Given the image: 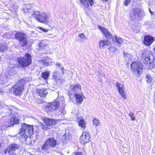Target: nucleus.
<instances>
[{"instance_id": "obj_44", "label": "nucleus", "mask_w": 155, "mask_h": 155, "mask_svg": "<svg viewBox=\"0 0 155 155\" xmlns=\"http://www.w3.org/2000/svg\"><path fill=\"white\" fill-rule=\"evenodd\" d=\"M1 105L0 104V108L1 107Z\"/></svg>"}, {"instance_id": "obj_17", "label": "nucleus", "mask_w": 155, "mask_h": 155, "mask_svg": "<svg viewBox=\"0 0 155 155\" xmlns=\"http://www.w3.org/2000/svg\"><path fill=\"white\" fill-rule=\"evenodd\" d=\"M38 62L44 66H48L51 65L52 61L51 59L47 57L44 59H40L38 61Z\"/></svg>"}, {"instance_id": "obj_21", "label": "nucleus", "mask_w": 155, "mask_h": 155, "mask_svg": "<svg viewBox=\"0 0 155 155\" xmlns=\"http://www.w3.org/2000/svg\"><path fill=\"white\" fill-rule=\"evenodd\" d=\"M111 43L107 40H102L100 41L99 42V48L100 49L104 48V46H109L111 44Z\"/></svg>"}, {"instance_id": "obj_13", "label": "nucleus", "mask_w": 155, "mask_h": 155, "mask_svg": "<svg viewBox=\"0 0 155 155\" xmlns=\"http://www.w3.org/2000/svg\"><path fill=\"white\" fill-rule=\"evenodd\" d=\"M98 28L102 32L105 37L107 39H111L112 37V35L107 29L104 28L101 25L98 26Z\"/></svg>"}, {"instance_id": "obj_7", "label": "nucleus", "mask_w": 155, "mask_h": 155, "mask_svg": "<svg viewBox=\"0 0 155 155\" xmlns=\"http://www.w3.org/2000/svg\"><path fill=\"white\" fill-rule=\"evenodd\" d=\"M31 16L40 22L47 24L48 22V17L45 12L34 11Z\"/></svg>"}, {"instance_id": "obj_40", "label": "nucleus", "mask_w": 155, "mask_h": 155, "mask_svg": "<svg viewBox=\"0 0 155 155\" xmlns=\"http://www.w3.org/2000/svg\"><path fill=\"white\" fill-rule=\"evenodd\" d=\"M56 65H57V66H58V67L60 66V65H61V64H60V63H57V64H56Z\"/></svg>"}, {"instance_id": "obj_35", "label": "nucleus", "mask_w": 155, "mask_h": 155, "mask_svg": "<svg viewBox=\"0 0 155 155\" xmlns=\"http://www.w3.org/2000/svg\"><path fill=\"white\" fill-rule=\"evenodd\" d=\"M78 37L81 38L83 39H85L86 38V37L84 35L83 33L79 34Z\"/></svg>"}, {"instance_id": "obj_27", "label": "nucleus", "mask_w": 155, "mask_h": 155, "mask_svg": "<svg viewBox=\"0 0 155 155\" xmlns=\"http://www.w3.org/2000/svg\"><path fill=\"white\" fill-rule=\"evenodd\" d=\"M11 148L13 150L15 151V150L19 149L20 147L19 145L16 143H13L9 145Z\"/></svg>"}, {"instance_id": "obj_8", "label": "nucleus", "mask_w": 155, "mask_h": 155, "mask_svg": "<svg viewBox=\"0 0 155 155\" xmlns=\"http://www.w3.org/2000/svg\"><path fill=\"white\" fill-rule=\"evenodd\" d=\"M131 68L134 74H137L138 77L142 73L143 64L140 62H134L130 65Z\"/></svg>"}, {"instance_id": "obj_33", "label": "nucleus", "mask_w": 155, "mask_h": 155, "mask_svg": "<svg viewBox=\"0 0 155 155\" xmlns=\"http://www.w3.org/2000/svg\"><path fill=\"white\" fill-rule=\"evenodd\" d=\"M49 146L46 143V141L45 142V143L42 145L41 146V149L44 150H45L46 149L48 148Z\"/></svg>"}, {"instance_id": "obj_12", "label": "nucleus", "mask_w": 155, "mask_h": 155, "mask_svg": "<svg viewBox=\"0 0 155 155\" xmlns=\"http://www.w3.org/2000/svg\"><path fill=\"white\" fill-rule=\"evenodd\" d=\"M38 48L37 50L38 51H42V53L46 54L48 51V45L43 42H40L38 44Z\"/></svg>"}, {"instance_id": "obj_5", "label": "nucleus", "mask_w": 155, "mask_h": 155, "mask_svg": "<svg viewBox=\"0 0 155 155\" xmlns=\"http://www.w3.org/2000/svg\"><path fill=\"white\" fill-rule=\"evenodd\" d=\"M14 38L18 41L21 46L24 47L28 45V41L27 40V36L25 33L18 31L14 34Z\"/></svg>"}, {"instance_id": "obj_39", "label": "nucleus", "mask_w": 155, "mask_h": 155, "mask_svg": "<svg viewBox=\"0 0 155 155\" xmlns=\"http://www.w3.org/2000/svg\"><path fill=\"white\" fill-rule=\"evenodd\" d=\"M3 91L2 90V88H0V94H3Z\"/></svg>"}, {"instance_id": "obj_16", "label": "nucleus", "mask_w": 155, "mask_h": 155, "mask_svg": "<svg viewBox=\"0 0 155 155\" xmlns=\"http://www.w3.org/2000/svg\"><path fill=\"white\" fill-rule=\"evenodd\" d=\"M74 97L76 103L79 104L81 103L84 98V96L82 93L80 94L75 93L74 94Z\"/></svg>"}, {"instance_id": "obj_36", "label": "nucleus", "mask_w": 155, "mask_h": 155, "mask_svg": "<svg viewBox=\"0 0 155 155\" xmlns=\"http://www.w3.org/2000/svg\"><path fill=\"white\" fill-rule=\"evenodd\" d=\"M74 155H85L81 151L75 152L74 153Z\"/></svg>"}, {"instance_id": "obj_4", "label": "nucleus", "mask_w": 155, "mask_h": 155, "mask_svg": "<svg viewBox=\"0 0 155 155\" xmlns=\"http://www.w3.org/2000/svg\"><path fill=\"white\" fill-rule=\"evenodd\" d=\"M144 15V11L140 8L135 7L132 8L129 13L130 19L133 21L141 19Z\"/></svg>"}, {"instance_id": "obj_2", "label": "nucleus", "mask_w": 155, "mask_h": 155, "mask_svg": "<svg viewBox=\"0 0 155 155\" xmlns=\"http://www.w3.org/2000/svg\"><path fill=\"white\" fill-rule=\"evenodd\" d=\"M32 57L28 53H25L23 57L17 58V62L22 68H25L29 66L32 63Z\"/></svg>"}, {"instance_id": "obj_14", "label": "nucleus", "mask_w": 155, "mask_h": 155, "mask_svg": "<svg viewBox=\"0 0 155 155\" xmlns=\"http://www.w3.org/2000/svg\"><path fill=\"white\" fill-rule=\"evenodd\" d=\"M36 94L41 97L45 98L48 94V89L44 87L37 89Z\"/></svg>"}, {"instance_id": "obj_10", "label": "nucleus", "mask_w": 155, "mask_h": 155, "mask_svg": "<svg viewBox=\"0 0 155 155\" xmlns=\"http://www.w3.org/2000/svg\"><path fill=\"white\" fill-rule=\"evenodd\" d=\"M80 143L83 145L91 141L90 135L86 131L83 132L79 138Z\"/></svg>"}, {"instance_id": "obj_45", "label": "nucleus", "mask_w": 155, "mask_h": 155, "mask_svg": "<svg viewBox=\"0 0 155 155\" xmlns=\"http://www.w3.org/2000/svg\"><path fill=\"white\" fill-rule=\"evenodd\" d=\"M141 0H140V1Z\"/></svg>"}, {"instance_id": "obj_3", "label": "nucleus", "mask_w": 155, "mask_h": 155, "mask_svg": "<svg viewBox=\"0 0 155 155\" xmlns=\"http://www.w3.org/2000/svg\"><path fill=\"white\" fill-rule=\"evenodd\" d=\"M24 86L22 79L18 80L12 87L13 95L16 96H21L24 91Z\"/></svg>"}, {"instance_id": "obj_32", "label": "nucleus", "mask_w": 155, "mask_h": 155, "mask_svg": "<svg viewBox=\"0 0 155 155\" xmlns=\"http://www.w3.org/2000/svg\"><path fill=\"white\" fill-rule=\"evenodd\" d=\"M108 50L111 52H115L117 50V49L115 47L113 46H111L108 48Z\"/></svg>"}, {"instance_id": "obj_23", "label": "nucleus", "mask_w": 155, "mask_h": 155, "mask_svg": "<svg viewBox=\"0 0 155 155\" xmlns=\"http://www.w3.org/2000/svg\"><path fill=\"white\" fill-rule=\"evenodd\" d=\"M150 52L148 50H145L143 53V55L145 57V60L148 63H150Z\"/></svg>"}, {"instance_id": "obj_15", "label": "nucleus", "mask_w": 155, "mask_h": 155, "mask_svg": "<svg viewBox=\"0 0 155 155\" xmlns=\"http://www.w3.org/2000/svg\"><path fill=\"white\" fill-rule=\"evenodd\" d=\"M116 86L119 93L124 99H127L126 93L124 91L123 86L118 82H116Z\"/></svg>"}, {"instance_id": "obj_6", "label": "nucleus", "mask_w": 155, "mask_h": 155, "mask_svg": "<svg viewBox=\"0 0 155 155\" xmlns=\"http://www.w3.org/2000/svg\"><path fill=\"white\" fill-rule=\"evenodd\" d=\"M42 120L45 124H41V129L46 131L50 129L49 127L54 126L58 124L59 120L53 119L48 117H44L42 118Z\"/></svg>"}, {"instance_id": "obj_22", "label": "nucleus", "mask_w": 155, "mask_h": 155, "mask_svg": "<svg viewBox=\"0 0 155 155\" xmlns=\"http://www.w3.org/2000/svg\"><path fill=\"white\" fill-rule=\"evenodd\" d=\"M19 123L18 119L15 116H13L10 119L9 122V126H13L15 124H17Z\"/></svg>"}, {"instance_id": "obj_37", "label": "nucleus", "mask_w": 155, "mask_h": 155, "mask_svg": "<svg viewBox=\"0 0 155 155\" xmlns=\"http://www.w3.org/2000/svg\"><path fill=\"white\" fill-rule=\"evenodd\" d=\"M38 28L39 29L43 31L44 32H48V30L44 29L41 27H39Z\"/></svg>"}, {"instance_id": "obj_9", "label": "nucleus", "mask_w": 155, "mask_h": 155, "mask_svg": "<svg viewBox=\"0 0 155 155\" xmlns=\"http://www.w3.org/2000/svg\"><path fill=\"white\" fill-rule=\"evenodd\" d=\"M60 104V102L56 101L49 103L44 107V110L47 113L53 111L59 108Z\"/></svg>"}, {"instance_id": "obj_1", "label": "nucleus", "mask_w": 155, "mask_h": 155, "mask_svg": "<svg viewBox=\"0 0 155 155\" xmlns=\"http://www.w3.org/2000/svg\"><path fill=\"white\" fill-rule=\"evenodd\" d=\"M33 127L31 126L25 124H22L19 139L20 141L23 142L26 141L28 138L30 137L33 134Z\"/></svg>"}, {"instance_id": "obj_29", "label": "nucleus", "mask_w": 155, "mask_h": 155, "mask_svg": "<svg viewBox=\"0 0 155 155\" xmlns=\"http://www.w3.org/2000/svg\"><path fill=\"white\" fill-rule=\"evenodd\" d=\"M114 38L116 42L118 45L119 46L121 45L123 42L122 39L121 38H119L116 35L114 36Z\"/></svg>"}, {"instance_id": "obj_43", "label": "nucleus", "mask_w": 155, "mask_h": 155, "mask_svg": "<svg viewBox=\"0 0 155 155\" xmlns=\"http://www.w3.org/2000/svg\"><path fill=\"white\" fill-rule=\"evenodd\" d=\"M149 10H150V12L152 14V12L151 11V10H150V9H149Z\"/></svg>"}, {"instance_id": "obj_18", "label": "nucleus", "mask_w": 155, "mask_h": 155, "mask_svg": "<svg viewBox=\"0 0 155 155\" xmlns=\"http://www.w3.org/2000/svg\"><path fill=\"white\" fill-rule=\"evenodd\" d=\"M71 91L76 93L79 91H81L82 87L81 85L79 84H76L74 85H71L70 87Z\"/></svg>"}, {"instance_id": "obj_19", "label": "nucleus", "mask_w": 155, "mask_h": 155, "mask_svg": "<svg viewBox=\"0 0 155 155\" xmlns=\"http://www.w3.org/2000/svg\"><path fill=\"white\" fill-rule=\"evenodd\" d=\"M46 141L49 147L51 148H54L57 144V141L53 138H50Z\"/></svg>"}, {"instance_id": "obj_38", "label": "nucleus", "mask_w": 155, "mask_h": 155, "mask_svg": "<svg viewBox=\"0 0 155 155\" xmlns=\"http://www.w3.org/2000/svg\"><path fill=\"white\" fill-rule=\"evenodd\" d=\"M62 106L61 107V108H60V111H63V110L64 109V107H65V103H64V101H62Z\"/></svg>"}, {"instance_id": "obj_11", "label": "nucleus", "mask_w": 155, "mask_h": 155, "mask_svg": "<svg viewBox=\"0 0 155 155\" xmlns=\"http://www.w3.org/2000/svg\"><path fill=\"white\" fill-rule=\"evenodd\" d=\"M154 38L150 35H147L144 36L142 41L143 45L147 46L151 45L154 41Z\"/></svg>"}, {"instance_id": "obj_30", "label": "nucleus", "mask_w": 155, "mask_h": 155, "mask_svg": "<svg viewBox=\"0 0 155 155\" xmlns=\"http://www.w3.org/2000/svg\"><path fill=\"white\" fill-rule=\"evenodd\" d=\"M92 123L93 125L95 126H98L100 124L99 120L96 118H94L93 120Z\"/></svg>"}, {"instance_id": "obj_41", "label": "nucleus", "mask_w": 155, "mask_h": 155, "mask_svg": "<svg viewBox=\"0 0 155 155\" xmlns=\"http://www.w3.org/2000/svg\"><path fill=\"white\" fill-rule=\"evenodd\" d=\"M61 70H62V72H63V73H64V71H63L64 70V68L63 67H62L61 68Z\"/></svg>"}, {"instance_id": "obj_28", "label": "nucleus", "mask_w": 155, "mask_h": 155, "mask_svg": "<svg viewBox=\"0 0 155 155\" xmlns=\"http://www.w3.org/2000/svg\"><path fill=\"white\" fill-rule=\"evenodd\" d=\"M146 78L147 79L146 81L149 84L151 83L153 81V78L151 75L148 74L146 76Z\"/></svg>"}, {"instance_id": "obj_34", "label": "nucleus", "mask_w": 155, "mask_h": 155, "mask_svg": "<svg viewBox=\"0 0 155 155\" xmlns=\"http://www.w3.org/2000/svg\"><path fill=\"white\" fill-rule=\"evenodd\" d=\"M128 115L130 117L131 120H135L134 113L132 112H130Z\"/></svg>"}, {"instance_id": "obj_20", "label": "nucleus", "mask_w": 155, "mask_h": 155, "mask_svg": "<svg viewBox=\"0 0 155 155\" xmlns=\"http://www.w3.org/2000/svg\"><path fill=\"white\" fill-rule=\"evenodd\" d=\"M80 2L86 8H88L89 7V4L92 6L94 4L93 0H79Z\"/></svg>"}, {"instance_id": "obj_31", "label": "nucleus", "mask_w": 155, "mask_h": 155, "mask_svg": "<svg viewBox=\"0 0 155 155\" xmlns=\"http://www.w3.org/2000/svg\"><path fill=\"white\" fill-rule=\"evenodd\" d=\"M7 49V47L6 45L3 44H0V52H3Z\"/></svg>"}, {"instance_id": "obj_25", "label": "nucleus", "mask_w": 155, "mask_h": 155, "mask_svg": "<svg viewBox=\"0 0 155 155\" xmlns=\"http://www.w3.org/2000/svg\"><path fill=\"white\" fill-rule=\"evenodd\" d=\"M50 75V72L48 71H46L42 72L41 74V77L44 80H47Z\"/></svg>"}, {"instance_id": "obj_26", "label": "nucleus", "mask_w": 155, "mask_h": 155, "mask_svg": "<svg viewBox=\"0 0 155 155\" xmlns=\"http://www.w3.org/2000/svg\"><path fill=\"white\" fill-rule=\"evenodd\" d=\"M14 151L9 146L5 149L4 150V153L8 154L9 155H13Z\"/></svg>"}, {"instance_id": "obj_24", "label": "nucleus", "mask_w": 155, "mask_h": 155, "mask_svg": "<svg viewBox=\"0 0 155 155\" xmlns=\"http://www.w3.org/2000/svg\"><path fill=\"white\" fill-rule=\"evenodd\" d=\"M86 124L84 120L82 118H81L78 120V126L83 129H85L86 128Z\"/></svg>"}, {"instance_id": "obj_42", "label": "nucleus", "mask_w": 155, "mask_h": 155, "mask_svg": "<svg viewBox=\"0 0 155 155\" xmlns=\"http://www.w3.org/2000/svg\"><path fill=\"white\" fill-rule=\"evenodd\" d=\"M2 143L0 142V148L2 147Z\"/></svg>"}]
</instances>
